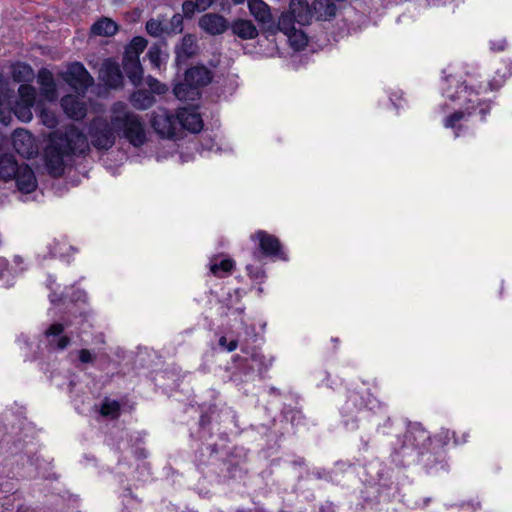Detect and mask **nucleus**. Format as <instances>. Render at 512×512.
<instances>
[{
    "mask_svg": "<svg viewBox=\"0 0 512 512\" xmlns=\"http://www.w3.org/2000/svg\"><path fill=\"white\" fill-rule=\"evenodd\" d=\"M110 121L95 118L89 127L91 144L98 150H108L116 140V133H122L134 147L146 142V134L140 117L126 109L123 102H115L111 109Z\"/></svg>",
    "mask_w": 512,
    "mask_h": 512,
    "instance_id": "obj_1",
    "label": "nucleus"
},
{
    "mask_svg": "<svg viewBox=\"0 0 512 512\" xmlns=\"http://www.w3.org/2000/svg\"><path fill=\"white\" fill-rule=\"evenodd\" d=\"M89 149L86 135L76 126H67L64 131L50 134L49 143L44 150L46 167L50 175L60 177L64 174L65 158L84 154Z\"/></svg>",
    "mask_w": 512,
    "mask_h": 512,
    "instance_id": "obj_2",
    "label": "nucleus"
},
{
    "mask_svg": "<svg viewBox=\"0 0 512 512\" xmlns=\"http://www.w3.org/2000/svg\"><path fill=\"white\" fill-rule=\"evenodd\" d=\"M197 464L203 473L216 475L224 481L228 457L220 456L216 445L201 448L197 456Z\"/></svg>",
    "mask_w": 512,
    "mask_h": 512,
    "instance_id": "obj_3",
    "label": "nucleus"
},
{
    "mask_svg": "<svg viewBox=\"0 0 512 512\" xmlns=\"http://www.w3.org/2000/svg\"><path fill=\"white\" fill-rule=\"evenodd\" d=\"M197 37L194 34H185L174 46L175 67L180 71L191 59L199 54Z\"/></svg>",
    "mask_w": 512,
    "mask_h": 512,
    "instance_id": "obj_4",
    "label": "nucleus"
},
{
    "mask_svg": "<svg viewBox=\"0 0 512 512\" xmlns=\"http://www.w3.org/2000/svg\"><path fill=\"white\" fill-rule=\"evenodd\" d=\"M65 82L77 93L84 94L93 84V78L80 62L72 63L63 76Z\"/></svg>",
    "mask_w": 512,
    "mask_h": 512,
    "instance_id": "obj_5",
    "label": "nucleus"
},
{
    "mask_svg": "<svg viewBox=\"0 0 512 512\" xmlns=\"http://www.w3.org/2000/svg\"><path fill=\"white\" fill-rule=\"evenodd\" d=\"M151 126L160 137L172 139L176 136L178 127L177 116L166 109H159L152 114Z\"/></svg>",
    "mask_w": 512,
    "mask_h": 512,
    "instance_id": "obj_6",
    "label": "nucleus"
},
{
    "mask_svg": "<svg viewBox=\"0 0 512 512\" xmlns=\"http://www.w3.org/2000/svg\"><path fill=\"white\" fill-rule=\"evenodd\" d=\"M12 144L15 151L23 158L30 159L38 154L33 135L25 129L19 128L13 132Z\"/></svg>",
    "mask_w": 512,
    "mask_h": 512,
    "instance_id": "obj_7",
    "label": "nucleus"
},
{
    "mask_svg": "<svg viewBox=\"0 0 512 512\" xmlns=\"http://www.w3.org/2000/svg\"><path fill=\"white\" fill-rule=\"evenodd\" d=\"M99 78L110 88H118L123 84V75L119 64L111 59H105L99 71Z\"/></svg>",
    "mask_w": 512,
    "mask_h": 512,
    "instance_id": "obj_8",
    "label": "nucleus"
},
{
    "mask_svg": "<svg viewBox=\"0 0 512 512\" xmlns=\"http://www.w3.org/2000/svg\"><path fill=\"white\" fill-rule=\"evenodd\" d=\"M199 27L209 35L223 34L229 28L227 19L217 13H207L200 17L198 21Z\"/></svg>",
    "mask_w": 512,
    "mask_h": 512,
    "instance_id": "obj_9",
    "label": "nucleus"
},
{
    "mask_svg": "<svg viewBox=\"0 0 512 512\" xmlns=\"http://www.w3.org/2000/svg\"><path fill=\"white\" fill-rule=\"evenodd\" d=\"M65 324L53 323L45 331L44 335L48 340V347L52 350L63 351L71 343V338L63 335Z\"/></svg>",
    "mask_w": 512,
    "mask_h": 512,
    "instance_id": "obj_10",
    "label": "nucleus"
},
{
    "mask_svg": "<svg viewBox=\"0 0 512 512\" xmlns=\"http://www.w3.org/2000/svg\"><path fill=\"white\" fill-rule=\"evenodd\" d=\"M250 14L261 25L262 29H271L273 26V16L269 5L263 0H247Z\"/></svg>",
    "mask_w": 512,
    "mask_h": 512,
    "instance_id": "obj_11",
    "label": "nucleus"
},
{
    "mask_svg": "<svg viewBox=\"0 0 512 512\" xmlns=\"http://www.w3.org/2000/svg\"><path fill=\"white\" fill-rule=\"evenodd\" d=\"M255 236L259 240L260 250L265 256L278 257L282 260L286 259L285 254L281 250V243L277 237L265 231H258Z\"/></svg>",
    "mask_w": 512,
    "mask_h": 512,
    "instance_id": "obj_12",
    "label": "nucleus"
},
{
    "mask_svg": "<svg viewBox=\"0 0 512 512\" xmlns=\"http://www.w3.org/2000/svg\"><path fill=\"white\" fill-rule=\"evenodd\" d=\"M213 78V73L204 65H195L187 68L184 72V79L195 88L207 86Z\"/></svg>",
    "mask_w": 512,
    "mask_h": 512,
    "instance_id": "obj_13",
    "label": "nucleus"
},
{
    "mask_svg": "<svg viewBox=\"0 0 512 512\" xmlns=\"http://www.w3.org/2000/svg\"><path fill=\"white\" fill-rule=\"evenodd\" d=\"M17 188L23 193H31L37 187V180L33 170L27 165L22 164L14 177Z\"/></svg>",
    "mask_w": 512,
    "mask_h": 512,
    "instance_id": "obj_14",
    "label": "nucleus"
},
{
    "mask_svg": "<svg viewBox=\"0 0 512 512\" xmlns=\"http://www.w3.org/2000/svg\"><path fill=\"white\" fill-rule=\"evenodd\" d=\"M288 9L299 25L305 26L310 24L313 9L306 0H291Z\"/></svg>",
    "mask_w": 512,
    "mask_h": 512,
    "instance_id": "obj_15",
    "label": "nucleus"
},
{
    "mask_svg": "<svg viewBox=\"0 0 512 512\" xmlns=\"http://www.w3.org/2000/svg\"><path fill=\"white\" fill-rule=\"evenodd\" d=\"M313 14L319 21H331L336 17L337 6L333 0H314L312 3Z\"/></svg>",
    "mask_w": 512,
    "mask_h": 512,
    "instance_id": "obj_16",
    "label": "nucleus"
},
{
    "mask_svg": "<svg viewBox=\"0 0 512 512\" xmlns=\"http://www.w3.org/2000/svg\"><path fill=\"white\" fill-rule=\"evenodd\" d=\"M177 120L178 125L192 133H199L203 128V120L196 112L183 109L177 114Z\"/></svg>",
    "mask_w": 512,
    "mask_h": 512,
    "instance_id": "obj_17",
    "label": "nucleus"
},
{
    "mask_svg": "<svg viewBox=\"0 0 512 512\" xmlns=\"http://www.w3.org/2000/svg\"><path fill=\"white\" fill-rule=\"evenodd\" d=\"M232 33L243 40L254 39L258 36V30L251 20L237 19L229 24Z\"/></svg>",
    "mask_w": 512,
    "mask_h": 512,
    "instance_id": "obj_18",
    "label": "nucleus"
},
{
    "mask_svg": "<svg viewBox=\"0 0 512 512\" xmlns=\"http://www.w3.org/2000/svg\"><path fill=\"white\" fill-rule=\"evenodd\" d=\"M61 106L64 112L74 120L83 119L86 116V107L73 96H65L61 99Z\"/></svg>",
    "mask_w": 512,
    "mask_h": 512,
    "instance_id": "obj_19",
    "label": "nucleus"
},
{
    "mask_svg": "<svg viewBox=\"0 0 512 512\" xmlns=\"http://www.w3.org/2000/svg\"><path fill=\"white\" fill-rule=\"evenodd\" d=\"M12 154H3L0 156V180L5 182L14 179L17 175V171L20 168Z\"/></svg>",
    "mask_w": 512,
    "mask_h": 512,
    "instance_id": "obj_20",
    "label": "nucleus"
},
{
    "mask_svg": "<svg viewBox=\"0 0 512 512\" xmlns=\"http://www.w3.org/2000/svg\"><path fill=\"white\" fill-rule=\"evenodd\" d=\"M295 23H297V22H296L295 18L292 16L291 12L288 9L286 12H283L281 14V16H280V18H279L277 23L273 19V26L274 27H272L271 29H266V32L274 35L278 31H281L285 35H289L291 32L296 30V28L294 26Z\"/></svg>",
    "mask_w": 512,
    "mask_h": 512,
    "instance_id": "obj_21",
    "label": "nucleus"
},
{
    "mask_svg": "<svg viewBox=\"0 0 512 512\" xmlns=\"http://www.w3.org/2000/svg\"><path fill=\"white\" fill-rule=\"evenodd\" d=\"M38 83L41 86L42 94L48 99H53L56 93V85L53 74L46 68H42L38 72Z\"/></svg>",
    "mask_w": 512,
    "mask_h": 512,
    "instance_id": "obj_22",
    "label": "nucleus"
},
{
    "mask_svg": "<svg viewBox=\"0 0 512 512\" xmlns=\"http://www.w3.org/2000/svg\"><path fill=\"white\" fill-rule=\"evenodd\" d=\"M173 92L176 98L181 101H195L200 96L199 90L186 82L185 79L174 86Z\"/></svg>",
    "mask_w": 512,
    "mask_h": 512,
    "instance_id": "obj_23",
    "label": "nucleus"
},
{
    "mask_svg": "<svg viewBox=\"0 0 512 512\" xmlns=\"http://www.w3.org/2000/svg\"><path fill=\"white\" fill-rule=\"evenodd\" d=\"M166 45V41L161 40L157 43H154L149 48L146 56L154 68L159 69L161 65L168 59V53L162 51V47Z\"/></svg>",
    "mask_w": 512,
    "mask_h": 512,
    "instance_id": "obj_24",
    "label": "nucleus"
},
{
    "mask_svg": "<svg viewBox=\"0 0 512 512\" xmlns=\"http://www.w3.org/2000/svg\"><path fill=\"white\" fill-rule=\"evenodd\" d=\"M130 101L136 109L146 110L155 103V97L150 91L140 89L131 95Z\"/></svg>",
    "mask_w": 512,
    "mask_h": 512,
    "instance_id": "obj_25",
    "label": "nucleus"
},
{
    "mask_svg": "<svg viewBox=\"0 0 512 512\" xmlns=\"http://www.w3.org/2000/svg\"><path fill=\"white\" fill-rule=\"evenodd\" d=\"M35 77L32 67L24 62L12 65V78L17 83L31 82Z\"/></svg>",
    "mask_w": 512,
    "mask_h": 512,
    "instance_id": "obj_26",
    "label": "nucleus"
},
{
    "mask_svg": "<svg viewBox=\"0 0 512 512\" xmlns=\"http://www.w3.org/2000/svg\"><path fill=\"white\" fill-rule=\"evenodd\" d=\"M118 31V25L111 19L103 17L91 26V32L98 36H113Z\"/></svg>",
    "mask_w": 512,
    "mask_h": 512,
    "instance_id": "obj_27",
    "label": "nucleus"
},
{
    "mask_svg": "<svg viewBox=\"0 0 512 512\" xmlns=\"http://www.w3.org/2000/svg\"><path fill=\"white\" fill-rule=\"evenodd\" d=\"M19 96L20 99L25 103L24 110V117H26L27 120H30L32 117L31 111L29 109L30 106H33L36 99V92L35 89L27 84H21L19 89Z\"/></svg>",
    "mask_w": 512,
    "mask_h": 512,
    "instance_id": "obj_28",
    "label": "nucleus"
},
{
    "mask_svg": "<svg viewBox=\"0 0 512 512\" xmlns=\"http://www.w3.org/2000/svg\"><path fill=\"white\" fill-rule=\"evenodd\" d=\"M123 69L126 76L134 86H140L143 82V67L141 63H124Z\"/></svg>",
    "mask_w": 512,
    "mask_h": 512,
    "instance_id": "obj_29",
    "label": "nucleus"
},
{
    "mask_svg": "<svg viewBox=\"0 0 512 512\" xmlns=\"http://www.w3.org/2000/svg\"><path fill=\"white\" fill-rule=\"evenodd\" d=\"M244 474V470L240 465V461L236 460L234 456L228 457V464L224 476L225 480L240 478Z\"/></svg>",
    "mask_w": 512,
    "mask_h": 512,
    "instance_id": "obj_30",
    "label": "nucleus"
},
{
    "mask_svg": "<svg viewBox=\"0 0 512 512\" xmlns=\"http://www.w3.org/2000/svg\"><path fill=\"white\" fill-rule=\"evenodd\" d=\"M288 36L291 46L297 50L303 49L308 44L307 35L301 30H294Z\"/></svg>",
    "mask_w": 512,
    "mask_h": 512,
    "instance_id": "obj_31",
    "label": "nucleus"
},
{
    "mask_svg": "<svg viewBox=\"0 0 512 512\" xmlns=\"http://www.w3.org/2000/svg\"><path fill=\"white\" fill-rule=\"evenodd\" d=\"M146 31L149 35L158 37L163 32H169L168 28H164L162 22L156 19H150L146 23Z\"/></svg>",
    "mask_w": 512,
    "mask_h": 512,
    "instance_id": "obj_32",
    "label": "nucleus"
},
{
    "mask_svg": "<svg viewBox=\"0 0 512 512\" xmlns=\"http://www.w3.org/2000/svg\"><path fill=\"white\" fill-rule=\"evenodd\" d=\"M473 112L468 110L467 111H462V110H459V111H455L454 113H452L451 115H449L446 119H445V126L447 128H455L456 126V123L459 122L460 120H462L466 115H471Z\"/></svg>",
    "mask_w": 512,
    "mask_h": 512,
    "instance_id": "obj_33",
    "label": "nucleus"
},
{
    "mask_svg": "<svg viewBox=\"0 0 512 512\" xmlns=\"http://www.w3.org/2000/svg\"><path fill=\"white\" fill-rule=\"evenodd\" d=\"M147 44L148 41L145 38L141 36H136L131 40L127 48L132 50L130 53L141 54L147 47Z\"/></svg>",
    "mask_w": 512,
    "mask_h": 512,
    "instance_id": "obj_34",
    "label": "nucleus"
},
{
    "mask_svg": "<svg viewBox=\"0 0 512 512\" xmlns=\"http://www.w3.org/2000/svg\"><path fill=\"white\" fill-rule=\"evenodd\" d=\"M146 84L150 88L151 93L161 95L167 91V86L152 76L146 78Z\"/></svg>",
    "mask_w": 512,
    "mask_h": 512,
    "instance_id": "obj_35",
    "label": "nucleus"
},
{
    "mask_svg": "<svg viewBox=\"0 0 512 512\" xmlns=\"http://www.w3.org/2000/svg\"><path fill=\"white\" fill-rule=\"evenodd\" d=\"M234 262L231 259H224L219 263H214L211 265L210 270L213 274L217 275L219 271L223 272H231L233 269Z\"/></svg>",
    "mask_w": 512,
    "mask_h": 512,
    "instance_id": "obj_36",
    "label": "nucleus"
},
{
    "mask_svg": "<svg viewBox=\"0 0 512 512\" xmlns=\"http://www.w3.org/2000/svg\"><path fill=\"white\" fill-rule=\"evenodd\" d=\"M251 362V368H257L260 374L268 368V364L265 363V357L258 353H253L251 355Z\"/></svg>",
    "mask_w": 512,
    "mask_h": 512,
    "instance_id": "obj_37",
    "label": "nucleus"
},
{
    "mask_svg": "<svg viewBox=\"0 0 512 512\" xmlns=\"http://www.w3.org/2000/svg\"><path fill=\"white\" fill-rule=\"evenodd\" d=\"M183 17L187 19L193 18L196 11H198L197 4L194 1L186 0L182 4Z\"/></svg>",
    "mask_w": 512,
    "mask_h": 512,
    "instance_id": "obj_38",
    "label": "nucleus"
},
{
    "mask_svg": "<svg viewBox=\"0 0 512 512\" xmlns=\"http://www.w3.org/2000/svg\"><path fill=\"white\" fill-rule=\"evenodd\" d=\"M119 409H120V405L118 402H116V401L109 402V403L106 402L101 407V414L103 416L115 415L119 412Z\"/></svg>",
    "mask_w": 512,
    "mask_h": 512,
    "instance_id": "obj_39",
    "label": "nucleus"
},
{
    "mask_svg": "<svg viewBox=\"0 0 512 512\" xmlns=\"http://www.w3.org/2000/svg\"><path fill=\"white\" fill-rule=\"evenodd\" d=\"M183 15L176 13L170 20V31L181 33L183 31Z\"/></svg>",
    "mask_w": 512,
    "mask_h": 512,
    "instance_id": "obj_40",
    "label": "nucleus"
},
{
    "mask_svg": "<svg viewBox=\"0 0 512 512\" xmlns=\"http://www.w3.org/2000/svg\"><path fill=\"white\" fill-rule=\"evenodd\" d=\"M219 346L228 352H232L237 349L238 347V341L237 340H231L227 341V338L225 336L220 337L219 339Z\"/></svg>",
    "mask_w": 512,
    "mask_h": 512,
    "instance_id": "obj_41",
    "label": "nucleus"
},
{
    "mask_svg": "<svg viewBox=\"0 0 512 512\" xmlns=\"http://www.w3.org/2000/svg\"><path fill=\"white\" fill-rule=\"evenodd\" d=\"M81 363H94L96 356L88 349H81L78 352Z\"/></svg>",
    "mask_w": 512,
    "mask_h": 512,
    "instance_id": "obj_42",
    "label": "nucleus"
},
{
    "mask_svg": "<svg viewBox=\"0 0 512 512\" xmlns=\"http://www.w3.org/2000/svg\"><path fill=\"white\" fill-rule=\"evenodd\" d=\"M131 51L132 50H130L129 48L126 47L124 55H123L122 64H124V63H134V62L135 63H140V60H139L140 54L130 53Z\"/></svg>",
    "mask_w": 512,
    "mask_h": 512,
    "instance_id": "obj_43",
    "label": "nucleus"
},
{
    "mask_svg": "<svg viewBox=\"0 0 512 512\" xmlns=\"http://www.w3.org/2000/svg\"><path fill=\"white\" fill-rule=\"evenodd\" d=\"M10 92L9 90L2 84H0V107H4L10 103Z\"/></svg>",
    "mask_w": 512,
    "mask_h": 512,
    "instance_id": "obj_44",
    "label": "nucleus"
},
{
    "mask_svg": "<svg viewBox=\"0 0 512 512\" xmlns=\"http://www.w3.org/2000/svg\"><path fill=\"white\" fill-rule=\"evenodd\" d=\"M197 4L198 12H203L207 10L214 2V0H195Z\"/></svg>",
    "mask_w": 512,
    "mask_h": 512,
    "instance_id": "obj_45",
    "label": "nucleus"
},
{
    "mask_svg": "<svg viewBox=\"0 0 512 512\" xmlns=\"http://www.w3.org/2000/svg\"><path fill=\"white\" fill-rule=\"evenodd\" d=\"M505 46H506L505 39H500V40L491 42V49L494 51H503L505 49Z\"/></svg>",
    "mask_w": 512,
    "mask_h": 512,
    "instance_id": "obj_46",
    "label": "nucleus"
},
{
    "mask_svg": "<svg viewBox=\"0 0 512 512\" xmlns=\"http://www.w3.org/2000/svg\"><path fill=\"white\" fill-rule=\"evenodd\" d=\"M479 114L481 115V119H484L485 116L490 112L491 103L481 102L479 103Z\"/></svg>",
    "mask_w": 512,
    "mask_h": 512,
    "instance_id": "obj_47",
    "label": "nucleus"
},
{
    "mask_svg": "<svg viewBox=\"0 0 512 512\" xmlns=\"http://www.w3.org/2000/svg\"><path fill=\"white\" fill-rule=\"evenodd\" d=\"M199 424L201 427H205L210 424V417L207 414H202L200 417Z\"/></svg>",
    "mask_w": 512,
    "mask_h": 512,
    "instance_id": "obj_48",
    "label": "nucleus"
},
{
    "mask_svg": "<svg viewBox=\"0 0 512 512\" xmlns=\"http://www.w3.org/2000/svg\"><path fill=\"white\" fill-rule=\"evenodd\" d=\"M430 501H431L430 497H424L421 499V503H419L418 501L415 502V507H418V508L425 507L430 503Z\"/></svg>",
    "mask_w": 512,
    "mask_h": 512,
    "instance_id": "obj_49",
    "label": "nucleus"
},
{
    "mask_svg": "<svg viewBox=\"0 0 512 512\" xmlns=\"http://www.w3.org/2000/svg\"><path fill=\"white\" fill-rule=\"evenodd\" d=\"M50 301L53 304H59L62 301V297L61 296H57L55 293H53V294L50 295Z\"/></svg>",
    "mask_w": 512,
    "mask_h": 512,
    "instance_id": "obj_50",
    "label": "nucleus"
},
{
    "mask_svg": "<svg viewBox=\"0 0 512 512\" xmlns=\"http://www.w3.org/2000/svg\"><path fill=\"white\" fill-rule=\"evenodd\" d=\"M136 454L139 458H145L146 457V452L144 449H139L136 451Z\"/></svg>",
    "mask_w": 512,
    "mask_h": 512,
    "instance_id": "obj_51",
    "label": "nucleus"
},
{
    "mask_svg": "<svg viewBox=\"0 0 512 512\" xmlns=\"http://www.w3.org/2000/svg\"><path fill=\"white\" fill-rule=\"evenodd\" d=\"M234 5H239L245 2V0H231Z\"/></svg>",
    "mask_w": 512,
    "mask_h": 512,
    "instance_id": "obj_52",
    "label": "nucleus"
},
{
    "mask_svg": "<svg viewBox=\"0 0 512 512\" xmlns=\"http://www.w3.org/2000/svg\"><path fill=\"white\" fill-rule=\"evenodd\" d=\"M7 265V262L5 259H0V266H5Z\"/></svg>",
    "mask_w": 512,
    "mask_h": 512,
    "instance_id": "obj_53",
    "label": "nucleus"
},
{
    "mask_svg": "<svg viewBox=\"0 0 512 512\" xmlns=\"http://www.w3.org/2000/svg\"><path fill=\"white\" fill-rule=\"evenodd\" d=\"M16 261H17V262L22 261L21 257L17 256V257H16Z\"/></svg>",
    "mask_w": 512,
    "mask_h": 512,
    "instance_id": "obj_54",
    "label": "nucleus"
},
{
    "mask_svg": "<svg viewBox=\"0 0 512 512\" xmlns=\"http://www.w3.org/2000/svg\"><path fill=\"white\" fill-rule=\"evenodd\" d=\"M276 391H277V389H276V388H274V387H272V388H271V392H272V393H275Z\"/></svg>",
    "mask_w": 512,
    "mask_h": 512,
    "instance_id": "obj_55",
    "label": "nucleus"
},
{
    "mask_svg": "<svg viewBox=\"0 0 512 512\" xmlns=\"http://www.w3.org/2000/svg\"><path fill=\"white\" fill-rule=\"evenodd\" d=\"M243 310H244L243 308H238V309H237V311H238L239 313H242V312H243Z\"/></svg>",
    "mask_w": 512,
    "mask_h": 512,
    "instance_id": "obj_56",
    "label": "nucleus"
}]
</instances>
